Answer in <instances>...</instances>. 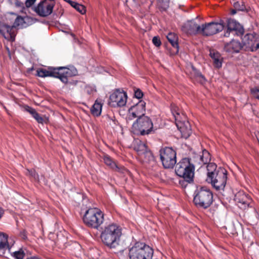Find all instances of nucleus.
<instances>
[{"label":"nucleus","mask_w":259,"mask_h":259,"mask_svg":"<svg viewBox=\"0 0 259 259\" xmlns=\"http://www.w3.org/2000/svg\"><path fill=\"white\" fill-rule=\"evenodd\" d=\"M214 163H210L207 165L206 181L210 183L216 191H224L227 180V171L224 168H217Z\"/></svg>","instance_id":"1"},{"label":"nucleus","mask_w":259,"mask_h":259,"mask_svg":"<svg viewBox=\"0 0 259 259\" xmlns=\"http://www.w3.org/2000/svg\"><path fill=\"white\" fill-rule=\"evenodd\" d=\"M122 235L121 228L115 224H109L102 231L100 238L102 242L110 248L119 245Z\"/></svg>","instance_id":"2"},{"label":"nucleus","mask_w":259,"mask_h":259,"mask_svg":"<svg viewBox=\"0 0 259 259\" xmlns=\"http://www.w3.org/2000/svg\"><path fill=\"white\" fill-rule=\"evenodd\" d=\"M82 220L88 227L98 230L104 222V213L97 208H90L85 211Z\"/></svg>","instance_id":"3"},{"label":"nucleus","mask_w":259,"mask_h":259,"mask_svg":"<svg viewBox=\"0 0 259 259\" xmlns=\"http://www.w3.org/2000/svg\"><path fill=\"white\" fill-rule=\"evenodd\" d=\"M153 249L145 243L137 242L129 249L130 259H152Z\"/></svg>","instance_id":"4"},{"label":"nucleus","mask_w":259,"mask_h":259,"mask_svg":"<svg viewBox=\"0 0 259 259\" xmlns=\"http://www.w3.org/2000/svg\"><path fill=\"white\" fill-rule=\"evenodd\" d=\"M212 201L213 195L209 189L206 187H201L195 191L193 202L197 207L207 208Z\"/></svg>","instance_id":"5"},{"label":"nucleus","mask_w":259,"mask_h":259,"mask_svg":"<svg viewBox=\"0 0 259 259\" xmlns=\"http://www.w3.org/2000/svg\"><path fill=\"white\" fill-rule=\"evenodd\" d=\"M12 246L8 243V236L0 232V256H6L7 253H10L14 259H23L25 256L24 251L20 249L19 250L11 252Z\"/></svg>","instance_id":"6"},{"label":"nucleus","mask_w":259,"mask_h":259,"mask_svg":"<svg viewBox=\"0 0 259 259\" xmlns=\"http://www.w3.org/2000/svg\"><path fill=\"white\" fill-rule=\"evenodd\" d=\"M195 167L193 164L190 163L189 158H183L175 167V172L179 177H187L190 179V177H194Z\"/></svg>","instance_id":"7"},{"label":"nucleus","mask_w":259,"mask_h":259,"mask_svg":"<svg viewBox=\"0 0 259 259\" xmlns=\"http://www.w3.org/2000/svg\"><path fill=\"white\" fill-rule=\"evenodd\" d=\"M160 158L165 168H172L177 162L176 152L171 147H166L160 151Z\"/></svg>","instance_id":"8"},{"label":"nucleus","mask_w":259,"mask_h":259,"mask_svg":"<svg viewBox=\"0 0 259 259\" xmlns=\"http://www.w3.org/2000/svg\"><path fill=\"white\" fill-rule=\"evenodd\" d=\"M171 112L175 119L176 126L181 132L182 137L187 139L192 133L190 123L186 120L184 114V118H182L180 113L176 111L174 112V110H172Z\"/></svg>","instance_id":"9"},{"label":"nucleus","mask_w":259,"mask_h":259,"mask_svg":"<svg viewBox=\"0 0 259 259\" xmlns=\"http://www.w3.org/2000/svg\"><path fill=\"white\" fill-rule=\"evenodd\" d=\"M134 149L138 153L140 160L143 162L149 163L154 161L152 153L148 149L144 142L139 140H136L134 143Z\"/></svg>","instance_id":"10"},{"label":"nucleus","mask_w":259,"mask_h":259,"mask_svg":"<svg viewBox=\"0 0 259 259\" xmlns=\"http://www.w3.org/2000/svg\"><path fill=\"white\" fill-rule=\"evenodd\" d=\"M134 128H137L141 135H148L153 129V124L151 119L147 116L137 118L133 124Z\"/></svg>","instance_id":"11"},{"label":"nucleus","mask_w":259,"mask_h":259,"mask_svg":"<svg viewBox=\"0 0 259 259\" xmlns=\"http://www.w3.org/2000/svg\"><path fill=\"white\" fill-rule=\"evenodd\" d=\"M244 28L239 22L233 19H229L227 23V29L224 36L229 37L231 36H242L244 33Z\"/></svg>","instance_id":"12"},{"label":"nucleus","mask_w":259,"mask_h":259,"mask_svg":"<svg viewBox=\"0 0 259 259\" xmlns=\"http://www.w3.org/2000/svg\"><path fill=\"white\" fill-rule=\"evenodd\" d=\"M55 5L54 0H44L34 7V11L40 17H47L53 12Z\"/></svg>","instance_id":"13"},{"label":"nucleus","mask_w":259,"mask_h":259,"mask_svg":"<svg viewBox=\"0 0 259 259\" xmlns=\"http://www.w3.org/2000/svg\"><path fill=\"white\" fill-rule=\"evenodd\" d=\"M146 103L143 100L139 101L137 103L131 106L128 110L126 116L127 121L132 120L136 118H140L145 116Z\"/></svg>","instance_id":"14"},{"label":"nucleus","mask_w":259,"mask_h":259,"mask_svg":"<svg viewBox=\"0 0 259 259\" xmlns=\"http://www.w3.org/2000/svg\"><path fill=\"white\" fill-rule=\"evenodd\" d=\"M224 27L225 23L222 20L219 22H211L202 25L201 34L206 36L211 35L221 31Z\"/></svg>","instance_id":"15"},{"label":"nucleus","mask_w":259,"mask_h":259,"mask_svg":"<svg viewBox=\"0 0 259 259\" xmlns=\"http://www.w3.org/2000/svg\"><path fill=\"white\" fill-rule=\"evenodd\" d=\"M127 96L124 91L117 90L110 96V105L114 107H123L126 105Z\"/></svg>","instance_id":"16"},{"label":"nucleus","mask_w":259,"mask_h":259,"mask_svg":"<svg viewBox=\"0 0 259 259\" xmlns=\"http://www.w3.org/2000/svg\"><path fill=\"white\" fill-rule=\"evenodd\" d=\"M201 27L196 22V20L193 19L184 23L182 26V30L184 33L190 35L201 34Z\"/></svg>","instance_id":"17"},{"label":"nucleus","mask_w":259,"mask_h":259,"mask_svg":"<svg viewBox=\"0 0 259 259\" xmlns=\"http://www.w3.org/2000/svg\"><path fill=\"white\" fill-rule=\"evenodd\" d=\"M244 45L250 48L252 51L259 49L258 35L256 33H247L243 38Z\"/></svg>","instance_id":"18"},{"label":"nucleus","mask_w":259,"mask_h":259,"mask_svg":"<svg viewBox=\"0 0 259 259\" xmlns=\"http://www.w3.org/2000/svg\"><path fill=\"white\" fill-rule=\"evenodd\" d=\"M37 74L41 77L52 76L59 78L63 83L67 81L66 78L63 76H59L58 68H50V70L40 69L37 71Z\"/></svg>","instance_id":"19"},{"label":"nucleus","mask_w":259,"mask_h":259,"mask_svg":"<svg viewBox=\"0 0 259 259\" xmlns=\"http://www.w3.org/2000/svg\"><path fill=\"white\" fill-rule=\"evenodd\" d=\"M234 200L240 208L244 209L250 202V198L243 191H239L235 195Z\"/></svg>","instance_id":"20"},{"label":"nucleus","mask_w":259,"mask_h":259,"mask_svg":"<svg viewBox=\"0 0 259 259\" xmlns=\"http://www.w3.org/2000/svg\"><path fill=\"white\" fill-rule=\"evenodd\" d=\"M242 47L243 46L239 41L232 39L225 45L224 50L227 53L233 54L238 53Z\"/></svg>","instance_id":"21"},{"label":"nucleus","mask_w":259,"mask_h":259,"mask_svg":"<svg viewBox=\"0 0 259 259\" xmlns=\"http://www.w3.org/2000/svg\"><path fill=\"white\" fill-rule=\"evenodd\" d=\"M13 26L4 24L0 22V33L6 39L14 41L15 39L14 35L12 33Z\"/></svg>","instance_id":"22"},{"label":"nucleus","mask_w":259,"mask_h":259,"mask_svg":"<svg viewBox=\"0 0 259 259\" xmlns=\"http://www.w3.org/2000/svg\"><path fill=\"white\" fill-rule=\"evenodd\" d=\"M59 76H63L66 78L67 81L65 83L68 82V77L75 76L77 74V70L74 66H71L70 68L65 67H58Z\"/></svg>","instance_id":"23"},{"label":"nucleus","mask_w":259,"mask_h":259,"mask_svg":"<svg viewBox=\"0 0 259 259\" xmlns=\"http://www.w3.org/2000/svg\"><path fill=\"white\" fill-rule=\"evenodd\" d=\"M209 56L213 60V63L215 67L217 68L222 67L223 58L219 52L214 50H210Z\"/></svg>","instance_id":"24"},{"label":"nucleus","mask_w":259,"mask_h":259,"mask_svg":"<svg viewBox=\"0 0 259 259\" xmlns=\"http://www.w3.org/2000/svg\"><path fill=\"white\" fill-rule=\"evenodd\" d=\"M103 101L101 99H97L91 109V113L95 116L101 115L102 109Z\"/></svg>","instance_id":"25"},{"label":"nucleus","mask_w":259,"mask_h":259,"mask_svg":"<svg viewBox=\"0 0 259 259\" xmlns=\"http://www.w3.org/2000/svg\"><path fill=\"white\" fill-rule=\"evenodd\" d=\"M167 40L170 43L172 47L176 49V52H179L178 37L176 34L169 32L166 36Z\"/></svg>","instance_id":"26"},{"label":"nucleus","mask_w":259,"mask_h":259,"mask_svg":"<svg viewBox=\"0 0 259 259\" xmlns=\"http://www.w3.org/2000/svg\"><path fill=\"white\" fill-rule=\"evenodd\" d=\"M69 4L81 14L85 13L86 10L84 6L72 1H69Z\"/></svg>","instance_id":"27"},{"label":"nucleus","mask_w":259,"mask_h":259,"mask_svg":"<svg viewBox=\"0 0 259 259\" xmlns=\"http://www.w3.org/2000/svg\"><path fill=\"white\" fill-rule=\"evenodd\" d=\"M200 160L203 164L210 163V155L209 153L206 150H202V155H200Z\"/></svg>","instance_id":"28"},{"label":"nucleus","mask_w":259,"mask_h":259,"mask_svg":"<svg viewBox=\"0 0 259 259\" xmlns=\"http://www.w3.org/2000/svg\"><path fill=\"white\" fill-rule=\"evenodd\" d=\"M104 163L111 168L118 170L119 168L116 163L113 161L112 159L108 155H106L103 158Z\"/></svg>","instance_id":"29"},{"label":"nucleus","mask_w":259,"mask_h":259,"mask_svg":"<svg viewBox=\"0 0 259 259\" xmlns=\"http://www.w3.org/2000/svg\"><path fill=\"white\" fill-rule=\"evenodd\" d=\"M13 27H19L21 28L26 27L27 25L24 23V17L17 16L13 25Z\"/></svg>","instance_id":"30"},{"label":"nucleus","mask_w":259,"mask_h":259,"mask_svg":"<svg viewBox=\"0 0 259 259\" xmlns=\"http://www.w3.org/2000/svg\"><path fill=\"white\" fill-rule=\"evenodd\" d=\"M182 179L179 180V184L183 188H186L188 184H190L193 182L194 177H190V179H187V177H180Z\"/></svg>","instance_id":"31"},{"label":"nucleus","mask_w":259,"mask_h":259,"mask_svg":"<svg viewBox=\"0 0 259 259\" xmlns=\"http://www.w3.org/2000/svg\"><path fill=\"white\" fill-rule=\"evenodd\" d=\"M26 175L33 178L35 181H39V176L34 169H27Z\"/></svg>","instance_id":"32"},{"label":"nucleus","mask_w":259,"mask_h":259,"mask_svg":"<svg viewBox=\"0 0 259 259\" xmlns=\"http://www.w3.org/2000/svg\"><path fill=\"white\" fill-rule=\"evenodd\" d=\"M233 6L234 8L238 11H243L245 9V7L242 2H235Z\"/></svg>","instance_id":"33"},{"label":"nucleus","mask_w":259,"mask_h":259,"mask_svg":"<svg viewBox=\"0 0 259 259\" xmlns=\"http://www.w3.org/2000/svg\"><path fill=\"white\" fill-rule=\"evenodd\" d=\"M85 91L89 95L96 92L95 86L93 85H87L85 87Z\"/></svg>","instance_id":"34"},{"label":"nucleus","mask_w":259,"mask_h":259,"mask_svg":"<svg viewBox=\"0 0 259 259\" xmlns=\"http://www.w3.org/2000/svg\"><path fill=\"white\" fill-rule=\"evenodd\" d=\"M35 21V20L30 17H24V23L27 25V26L33 24Z\"/></svg>","instance_id":"35"},{"label":"nucleus","mask_w":259,"mask_h":259,"mask_svg":"<svg viewBox=\"0 0 259 259\" xmlns=\"http://www.w3.org/2000/svg\"><path fill=\"white\" fill-rule=\"evenodd\" d=\"M251 94L253 97L257 99H259V88L255 87L250 90Z\"/></svg>","instance_id":"36"},{"label":"nucleus","mask_w":259,"mask_h":259,"mask_svg":"<svg viewBox=\"0 0 259 259\" xmlns=\"http://www.w3.org/2000/svg\"><path fill=\"white\" fill-rule=\"evenodd\" d=\"M134 96L137 99H140L143 97V93L141 90L138 89L135 91Z\"/></svg>","instance_id":"37"},{"label":"nucleus","mask_w":259,"mask_h":259,"mask_svg":"<svg viewBox=\"0 0 259 259\" xmlns=\"http://www.w3.org/2000/svg\"><path fill=\"white\" fill-rule=\"evenodd\" d=\"M152 42L156 47H159L161 45V41L158 36L153 37Z\"/></svg>","instance_id":"38"},{"label":"nucleus","mask_w":259,"mask_h":259,"mask_svg":"<svg viewBox=\"0 0 259 259\" xmlns=\"http://www.w3.org/2000/svg\"><path fill=\"white\" fill-rule=\"evenodd\" d=\"M37 122L39 123L43 124L44 123H46L48 119L47 118H44L40 115L35 119Z\"/></svg>","instance_id":"39"},{"label":"nucleus","mask_w":259,"mask_h":259,"mask_svg":"<svg viewBox=\"0 0 259 259\" xmlns=\"http://www.w3.org/2000/svg\"><path fill=\"white\" fill-rule=\"evenodd\" d=\"M36 0H26L25 3V5L27 8H29L32 6Z\"/></svg>","instance_id":"40"},{"label":"nucleus","mask_w":259,"mask_h":259,"mask_svg":"<svg viewBox=\"0 0 259 259\" xmlns=\"http://www.w3.org/2000/svg\"><path fill=\"white\" fill-rule=\"evenodd\" d=\"M24 109H25V110L27 112H29L30 114H31V113L32 112V111H33L35 109L29 106H26L25 107H24Z\"/></svg>","instance_id":"41"},{"label":"nucleus","mask_w":259,"mask_h":259,"mask_svg":"<svg viewBox=\"0 0 259 259\" xmlns=\"http://www.w3.org/2000/svg\"><path fill=\"white\" fill-rule=\"evenodd\" d=\"M198 77L202 78L203 80H205L204 76L201 73H198Z\"/></svg>","instance_id":"42"},{"label":"nucleus","mask_w":259,"mask_h":259,"mask_svg":"<svg viewBox=\"0 0 259 259\" xmlns=\"http://www.w3.org/2000/svg\"><path fill=\"white\" fill-rule=\"evenodd\" d=\"M237 11H238L237 10H236L235 9H233V10H232L231 11V13L232 15H234L236 13V12Z\"/></svg>","instance_id":"43"},{"label":"nucleus","mask_w":259,"mask_h":259,"mask_svg":"<svg viewBox=\"0 0 259 259\" xmlns=\"http://www.w3.org/2000/svg\"><path fill=\"white\" fill-rule=\"evenodd\" d=\"M40 115L39 114H38L37 112L36 113L35 115L33 116V117L35 119L37 117H38Z\"/></svg>","instance_id":"44"},{"label":"nucleus","mask_w":259,"mask_h":259,"mask_svg":"<svg viewBox=\"0 0 259 259\" xmlns=\"http://www.w3.org/2000/svg\"><path fill=\"white\" fill-rule=\"evenodd\" d=\"M40 115L39 114H38L37 112L36 113L35 115L33 116V117L35 119L37 117H38Z\"/></svg>","instance_id":"45"},{"label":"nucleus","mask_w":259,"mask_h":259,"mask_svg":"<svg viewBox=\"0 0 259 259\" xmlns=\"http://www.w3.org/2000/svg\"><path fill=\"white\" fill-rule=\"evenodd\" d=\"M36 111L35 110V109L32 111V112L31 113V115H32V116L33 117L34 116V115H35L36 113Z\"/></svg>","instance_id":"46"},{"label":"nucleus","mask_w":259,"mask_h":259,"mask_svg":"<svg viewBox=\"0 0 259 259\" xmlns=\"http://www.w3.org/2000/svg\"><path fill=\"white\" fill-rule=\"evenodd\" d=\"M36 111L35 110V109L32 111V112L31 113V115H32V116L33 117L34 116V115H35L36 113Z\"/></svg>","instance_id":"47"},{"label":"nucleus","mask_w":259,"mask_h":259,"mask_svg":"<svg viewBox=\"0 0 259 259\" xmlns=\"http://www.w3.org/2000/svg\"><path fill=\"white\" fill-rule=\"evenodd\" d=\"M26 259H39V258L37 257L33 256V257H28Z\"/></svg>","instance_id":"48"},{"label":"nucleus","mask_w":259,"mask_h":259,"mask_svg":"<svg viewBox=\"0 0 259 259\" xmlns=\"http://www.w3.org/2000/svg\"><path fill=\"white\" fill-rule=\"evenodd\" d=\"M22 237H23V239H25V238L26 237L25 235L23 234V235H22Z\"/></svg>","instance_id":"49"},{"label":"nucleus","mask_w":259,"mask_h":259,"mask_svg":"<svg viewBox=\"0 0 259 259\" xmlns=\"http://www.w3.org/2000/svg\"><path fill=\"white\" fill-rule=\"evenodd\" d=\"M64 1H65V2H67V3H69V1H70V0H64Z\"/></svg>","instance_id":"50"},{"label":"nucleus","mask_w":259,"mask_h":259,"mask_svg":"<svg viewBox=\"0 0 259 259\" xmlns=\"http://www.w3.org/2000/svg\"><path fill=\"white\" fill-rule=\"evenodd\" d=\"M258 143H259V139H258Z\"/></svg>","instance_id":"51"}]
</instances>
